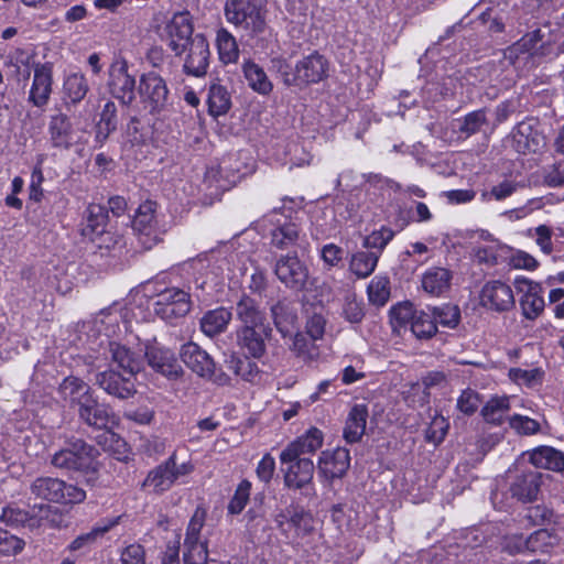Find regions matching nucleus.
Here are the masks:
<instances>
[{
  "instance_id": "obj_1",
  "label": "nucleus",
  "mask_w": 564,
  "mask_h": 564,
  "mask_svg": "<svg viewBox=\"0 0 564 564\" xmlns=\"http://www.w3.org/2000/svg\"><path fill=\"white\" fill-rule=\"evenodd\" d=\"M555 36L550 25H543L525 33L520 40L507 47L503 57L518 72H528L538 66L550 54Z\"/></svg>"
},
{
  "instance_id": "obj_2",
  "label": "nucleus",
  "mask_w": 564,
  "mask_h": 564,
  "mask_svg": "<svg viewBox=\"0 0 564 564\" xmlns=\"http://www.w3.org/2000/svg\"><path fill=\"white\" fill-rule=\"evenodd\" d=\"M99 449L82 438H69L63 448L56 452L51 464L67 471H78L86 477V482L94 486L98 479Z\"/></svg>"
},
{
  "instance_id": "obj_3",
  "label": "nucleus",
  "mask_w": 564,
  "mask_h": 564,
  "mask_svg": "<svg viewBox=\"0 0 564 564\" xmlns=\"http://www.w3.org/2000/svg\"><path fill=\"white\" fill-rule=\"evenodd\" d=\"M28 499L29 501L40 499L53 503L75 505L86 499V491L59 478L42 476L31 482Z\"/></svg>"
},
{
  "instance_id": "obj_4",
  "label": "nucleus",
  "mask_w": 564,
  "mask_h": 564,
  "mask_svg": "<svg viewBox=\"0 0 564 564\" xmlns=\"http://www.w3.org/2000/svg\"><path fill=\"white\" fill-rule=\"evenodd\" d=\"M292 208H273L263 216L262 224L269 227L271 245L278 249H289L297 243L300 227L292 218Z\"/></svg>"
},
{
  "instance_id": "obj_5",
  "label": "nucleus",
  "mask_w": 564,
  "mask_h": 564,
  "mask_svg": "<svg viewBox=\"0 0 564 564\" xmlns=\"http://www.w3.org/2000/svg\"><path fill=\"white\" fill-rule=\"evenodd\" d=\"M138 90L144 110L153 116L167 112L173 105L166 80L155 72L141 76Z\"/></svg>"
},
{
  "instance_id": "obj_6",
  "label": "nucleus",
  "mask_w": 564,
  "mask_h": 564,
  "mask_svg": "<svg viewBox=\"0 0 564 564\" xmlns=\"http://www.w3.org/2000/svg\"><path fill=\"white\" fill-rule=\"evenodd\" d=\"M267 10L246 0H226V20L235 26L248 32L251 35H259L267 30Z\"/></svg>"
},
{
  "instance_id": "obj_7",
  "label": "nucleus",
  "mask_w": 564,
  "mask_h": 564,
  "mask_svg": "<svg viewBox=\"0 0 564 564\" xmlns=\"http://www.w3.org/2000/svg\"><path fill=\"white\" fill-rule=\"evenodd\" d=\"M193 471V465L189 463L176 464V454L173 453L167 459L151 469L142 482L143 489H149L154 494H163L170 490L175 481Z\"/></svg>"
},
{
  "instance_id": "obj_8",
  "label": "nucleus",
  "mask_w": 564,
  "mask_h": 564,
  "mask_svg": "<svg viewBox=\"0 0 564 564\" xmlns=\"http://www.w3.org/2000/svg\"><path fill=\"white\" fill-rule=\"evenodd\" d=\"M206 519V512L197 508L192 516L185 532L183 562L184 564H207V541L200 540V532Z\"/></svg>"
},
{
  "instance_id": "obj_9",
  "label": "nucleus",
  "mask_w": 564,
  "mask_h": 564,
  "mask_svg": "<svg viewBox=\"0 0 564 564\" xmlns=\"http://www.w3.org/2000/svg\"><path fill=\"white\" fill-rule=\"evenodd\" d=\"M153 311L162 319L172 323L184 317L191 310V297L187 292L177 288L159 290L153 297Z\"/></svg>"
},
{
  "instance_id": "obj_10",
  "label": "nucleus",
  "mask_w": 564,
  "mask_h": 564,
  "mask_svg": "<svg viewBox=\"0 0 564 564\" xmlns=\"http://www.w3.org/2000/svg\"><path fill=\"white\" fill-rule=\"evenodd\" d=\"M47 140L51 148L68 151L80 141V135L72 118L59 108L50 116L47 123Z\"/></svg>"
},
{
  "instance_id": "obj_11",
  "label": "nucleus",
  "mask_w": 564,
  "mask_h": 564,
  "mask_svg": "<svg viewBox=\"0 0 564 564\" xmlns=\"http://www.w3.org/2000/svg\"><path fill=\"white\" fill-rule=\"evenodd\" d=\"M274 273L288 289L302 291L306 289L310 270L296 252L280 256L274 264Z\"/></svg>"
},
{
  "instance_id": "obj_12",
  "label": "nucleus",
  "mask_w": 564,
  "mask_h": 564,
  "mask_svg": "<svg viewBox=\"0 0 564 564\" xmlns=\"http://www.w3.org/2000/svg\"><path fill=\"white\" fill-rule=\"evenodd\" d=\"M236 345L241 352L248 357L260 360L267 354V343L272 336L271 325L269 326H238L236 332Z\"/></svg>"
},
{
  "instance_id": "obj_13",
  "label": "nucleus",
  "mask_w": 564,
  "mask_h": 564,
  "mask_svg": "<svg viewBox=\"0 0 564 564\" xmlns=\"http://www.w3.org/2000/svg\"><path fill=\"white\" fill-rule=\"evenodd\" d=\"M329 62L317 51L303 56L295 63L294 87H307L328 77Z\"/></svg>"
},
{
  "instance_id": "obj_14",
  "label": "nucleus",
  "mask_w": 564,
  "mask_h": 564,
  "mask_svg": "<svg viewBox=\"0 0 564 564\" xmlns=\"http://www.w3.org/2000/svg\"><path fill=\"white\" fill-rule=\"evenodd\" d=\"M135 376L127 371L107 369L96 373L95 384L112 398L128 400L137 393Z\"/></svg>"
},
{
  "instance_id": "obj_15",
  "label": "nucleus",
  "mask_w": 564,
  "mask_h": 564,
  "mask_svg": "<svg viewBox=\"0 0 564 564\" xmlns=\"http://www.w3.org/2000/svg\"><path fill=\"white\" fill-rule=\"evenodd\" d=\"M155 203L147 200L139 206L132 219V229L144 249H151L161 240L155 217Z\"/></svg>"
},
{
  "instance_id": "obj_16",
  "label": "nucleus",
  "mask_w": 564,
  "mask_h": 564,
  "mask_svg": "<svg viewBox=\"0 0 564 564\" xmlns=\"http://www.w3.org/2000/svg\"><path fill=\"white\" fill-rule=\"evenodd\" d=\"M516 288L522 293L519 304L524 318L534 321L544 311V289L543 286L527 278H516Z\"/></svg>"
},
{
  "instance_id": "obj_17",
  "label": "nucleus",
  "mask_w": 564,
  "mask_h": 564,
  "mask_svg": "<svg viewBox=\"0 0 564 564\" xmlns=\"http://www.w3.org/2000/svg\"><path fill=\"white\" fill-rule=\"evenodd\" d=\"M167 35V46L176 56H181L186 52L187 46L192 44L193 24L188 12L175 13L172 20L165 26Z\"/></svg>"
},
{
  "instance_id": "obj_18",
  "label": "nucleus",
  "mask_w": 564,
  "mask_h": 564,
  "mask_svg": "<svg viewBox=\"0 0 564 564\" xmlns=\"http://www.w3.org/2000/svg\"><path fill=\"white\" fill-rule=\"evenodd\" d=\"M482 307L492 312H507L514 306V296L510 285L499 280L488 281L479 294Z\"/></svg>"
},
{
  "instance_id": "obj_19",
  "label": "nucleus",
  "mask_w": 564,
  "mask_h": 564,
  "mask_svg": "<svg viewBox=\"0 0 564 564\" xmlns=\"http://www.w3.org/2000/svg\"><path fill=\"white\" fill-rule=\"evenodd\" d=\"M78 421L94 430H107L113 423L115 414L106 403L98 401L95 394H91L77 409Z\"/></svg>"
},
{
  "instance_id": "obj_20",
  "label": "nucleus",
  "mask_w": 564,
  "mask_h": 564,
  "mask_svg": "<svg viewBox=\"0 0 564 564\" xmlns=\"http://www.w3.org/2000/svg\"><path fill=\"white\" fill-rule=\"evenodd\" d=\"M109 91L122 105L130 106L135 98V78L128 73L126 62L116 63L109 69Z\"/></svg>"
},
{
  "instance_id": "obj_21",
  "label": "nucleus",
  "mask_w": 564,
  "mask_h": 564,
  "mask_svg": "<svg viewBox=\"0 0 564 564\" xmlns=\"http://www.w3.org/2000/svg\"><path fill=\"white\" fill-rule=\"evenodd\" d=\"M186 51L188 53L183 64V72L188 76H205L210 58L209 44L206 37L200 33L195 34Z\"/></svg>"
},
{
  "instance_id": "obj_22",
  "label": "nucleus",
  "mask_w": 564,
  "mask_h": 564,
  "mask_svg": "<svg viewBox=\"0 0 564 564\" xmlns=\"http://www.w3.org/2000/svg\"><path fill=\"white\" fill-rule=\"evenodd\" d=\"M144 357L154 371L169 379H176L183 373L182 366L175 354L169 348L159 346L148 347L143 355Z\"/></svg>"
},
{
  "instance_id": "obj_23",
  "label": "nucleus",
  "mask_w": 564,
  "mask_h": 564,
  "mask_svg": "<svg viewBox=\"0 0 564 564\" xmlns=\"http://www.w3.org/2000/svg\"><path fill=\"white\" fill-rule=\"evenodd\" d=\"M182 361L196 375L210 379L215 375L214 359L197 344L188 341L180 350Z\"/></svg>"
},
{
  "instance_id": "obj_24",
  "label": "nucleus",
  "mask_w": 564,
  "mask_h": 564,
  "mask_svg": "<svg viewBox=\"0 0 564 564\" xmlns=\"http://www.w3.org/2000/svg\"><path fill=\"white\" fill-rule=\"evenodd\" d=\"M542 474L534 469L518 471L510 482L509 491L519 501H532L538 497Z\"/></svg>"
},
{
  "instance_id": "obj_25",
  "label": "nucleus",
  "mask_w": 564,
  "mask_h": 564,
  "mask_svg": "<svg viewBox=\"0 0 564 564\" xmlns=\"http://www.w3.org/2000/svg\"><path fill=\"white\" fill-rule=\"evenodd\" d=\"M33 70L29 100L36 107H43L47 104L52 93L53 66L51 63H36Z\"/></svg>"
},
{
  "instance_id": "obj_26",
  "label": "nucleus",
  "mask_w": 564,
  "mask_h": 564,
  "mask_svg": "<svg viewBox=\"0 0 564 564\" xmlns=\"http://www.w3.org/2000/svg\"><path fill=\"white\" fill-rule=\"evenodd\" d=\"M281 464L286 466L283 471L288 488L302 489L312 481L315 469L312 459L297 456L292 460H281Z\"/></svg>"
},
{
  "instance_id": "obj_27",
  "label": "nucleus",
  "mask_w": 564,
  "mask_h": 564,
  "mask_svg": "<svg viewBox=\"0 0 564 564\" xmlns=\"http://www.w3.org/2000/svg\"><path fill=\"white\" fill-rule=\"evenodd\" d=\"M234 155L224 158L219 165L207 167L204 175V183L217 191H228L240 178L238 167H234L231 161Z\"/></svg>"
},
{
  "instance_id": "obj_28",
  "label": "nucleus",
  "mask_w": 564,
  "mask_h": 564,
  "mask_svg": "<svg viewBox=\"0 0 564 564\" xmlns=\"http://www.w3.org/2000/svg\"><path fill=\"white\" fill-rule=\"evenodd\" d=\"M543 145V137L530 122L522 121L513 128L511 132V147L518 153H536Z\"/></svg>"
},
{
  "instance_id": "obj_29",
  "label": "nucleus",
  "mask_w": 564,
  "mask_h": 564,
  "mask_svg": "<svg viewBox=\"0 0 564 564\" xmlns=\"http://www.w3.org/2000/svg\"><path fill=\"white\" fill-rule=\"evenodd\" d=\"M323 445V433L317 427H311L304 435L290 443L280 454V460H292L314 454Z\"/></svg>"
},
{
  "instance_id": "obj_30",
  "label": "nucleus",
  "mask_w": 564,
  "mask_h": 564,
  "mask_svg": "<svg viewBox=\"0 0 564 564\" xmlns=\"http://www.w3.org/2000/svg\"><path fill=\"white\" fill-rule=\"evenodd\" d=\"M350 466V454L345 447L324 451L318 460V470L327 479L343 477Z\"/></svg>"
},
{
  "instance_id": "obj_31",
  "label": "nucleus",
  "mask_w": 564,
  "mask_h": 564,
  "mask_svg": "<svg viewBox=\"0 0 564 564\" xmlns=\"http://www.w3.org/2000/svg\"><path fill=\"white\" fill-rule=\"evenodd\" d=\"M57 393L70 409L76 410L94 394V391L83 379L75 376H67L59 383Z\"/></svg>"
},
{
  "instance_id": "obj_32",
  "label": "nucleus",
  "mask_w": 564,
  "mask_h": 564,
  "mask_svg": "<svg viewBox=\"0 0 564 564\" xmlns=\"http://www.w3.org/2000/svg\"><path fill=\"white\" fill-rule=\"evenodd\" d=\"M120 517L102 519L97 522L90 531L82 533L76 536L68 545V550L72 552L86 553L112 528L119 523Z\"/></svg>"
},
{
  "instance_id": "obj_33",
  "label": "nucleus",
  "mask_w": 564,
  "mask_h": 564,
  "mask_svg": "<svg viewBox=\"0 0 564 564\" xmlns=\"http://www.w3.org/2000/svg\"><path fill=\"white\" fill-rule=\"evenodd\" d=\"M236 318L240 323L239 326H269L265 312L260 308L259 303L248 296L242 295L235 306Z\"/></svg>"
},
{
  "instance_id": "obj_34",
  "label": "nucleus",
  "mask_w": 564,
  "mask_h": 564,
  "mask_svg": "<svg viewBox=\"0 0 564 564\" xmlns=\"http://www.w3.org/2000/svg\"><path fill=\"white\" fill-rule=\"evenodd\" d=\"M241 72L249 88L261 95L269 96L273 91V83L267 75L264 68L251 58H245L241 64Z\"/></svg>"
},
{
  "instance_id": "obj_35",
  "label": "nucleus",
  "mask_w": 564,
  "mask_h": 564,
  "mask_svg": "<svg viewBox=\"0 0 564 564\" xmlns=\"http://www.w3.org/2000/svg\"><path fill=\"white\" fill-rule=\"evenodd\" d=\"M108 351L111 360L118 365L122 372L127 371L137 375L143 365L141 351H134L115 340L108 341Z\"/></svg>"
},
{
  "instance_id": "obj_36",
  "label": "nucleus",
  "mask_w": 564,
  "mask_h": 564,
  "mask_svg": "<svg viewBox=\"0 0 564 564\" xmlns=\"http://www.w3.org/2000/svg\"><path fill=\"white\" fill-rule=\"evenodd\" d=\"M61 521V513L57 508L50 503H33L29 501L28 509V524L26 528L40 529V528H54L58 525Z\"/></svg>"
},
{
  "instance_id": "obj_37",
  "label": "nucleus",
  "mask_w": 564,
  "mask_h": 564,
  "mask_svg": "<svg viewBox=\"0 0 564 564\" xmlns=\"http://www.w3.org/2000/svg\"><path fill=\"white\" fill-rule=\"evenodd\" d=\"M89 91V85L82 73H72L64 78L62 101L67 110L78 105Z\"/></svg>"
},
{
  "instance_id": "obj_38",
  "label": "nucleus",
  "mask_w": 564,
  "mask_h": 564,
  "mask_svg": "<svg viewBox=\"0 0 564 564\" xmlns=\"http://www.w3.org/2000/svg\"><path fill=\"white\" fill-rule=\"evenodd\" d=\"M85 225L83 227V235L89 237L91 240L97 236H109L106 230L108 224V209L98 204H90L85 210Z\"/></svg>"
},
{
  "instance_id": "obj_39",
  "label": "nucleus",
  "mask_w": 564,
  "mask_h": 564,
  "mask_svg": "<svg viewBox=\"0 0 564 564\" xmlns=\"http://www.w3.org/2000/svg\"><path fill=\"white\" fill-rule=\"evenodd\" d=\"M473 256L478 263L495 267L507 262L510 257V247L492 240L488 245L474 247Z\"/></svg>"
},
{
  "instance_id": "obj_40",
  "label": "nucleus",
  "mask_w": 564,
  "mask_h": 564,
  "mask_svg": "<svg viewBox=\"0 0 564 564\" xmlns=\"http://www.w3.org/2000/svg\"><path fill=\"white\" fill-rule=\"evenodd\" d=\"M529 460L536 468L564 470V453L551 446H539L532 449L529 452Z\"/></svg>"
},
{
  "instance_id": "obj_41",
  "label": "nucleus",
  "mask_w": 564,
  "mask_h": 564,
  "mask_svg": "<svg viewBox=\"0 0 564 564\" xmlns=\"http://www.w3.org/2000/svg\"><path fill=\"white\" fill-rule=\"evenodd\" d=\"M231 318L232 313L229 308L221 306L209 310L200 318V329L208 337L217 336L227 329Z\"/></svg>"
},
{
  "instance_id": "obj_42",
  "label": "nucleus",
  "mask_w": 564,
  "mask_h": 564,
  "mask_svg": "<svg viewBox=\"0 0 564 564\" xmlns=\"http://www.w3.org/2000/svg\"><path fill=\"white\" fill-rule=\"evenodd\" d=\"M452 278V272L445 268H430L422 275V289L432 295L440 296L451 288Z\"/></svg>"
},
{
  "instance_id": "obj_43",
  "label": "nucleus",
  "mask_w": 564,
  "mask_h": 564,
  "mask_svg": "<svg viewBox=\"0 0 564 564\" xmlns=\"http://www.w3.org/2000/svg\"><path fill=\"white\" fill-rule=\"evenodd\" d=\"M367 417V405L355 404L350 409L344 429V438L348 443H357L360 441L366 431Z\"/></svg>"
},
{
  "instance_id": "obj_44",
  "label": "nucleus",
  "mask_w": 564,
  "mask_h": 564,
  "mask_svg": "<svg viewBox=\"0 0 564 564\" xmlns=\"http://www.w3.org/2000/svg\"><path fill=\"white\" fill-rule=\"evenodd\" d=\"M121 313L116 306L102 308L93 321L94 329L107 338V343L111 337L120 332Z\"/></svg>"
},
{
  "instance_id": "obj_45",
  "label": "nucleus",
  "mask_w": 564,
  "mask_h": 564,
  "mask_svg": "<svg viewBox=\"0 0 564 564\" xmlns=\"http://www.w3.org/2000/svg\"><path fill=\"white\" fill-rule=\"evenodd\" d=\"M510 399L508 397H492L481 409L484 421L494 426H500L508 421Z\"/></svg>"
},
{
  "instance_id": "obj_46",
  "label": "nucleus",
  "mask_w": 564,
  "mask_h": 564,
  "mask_svg": "<svg viewBox=\"0 0 564 564\" xmlns=\"http://www.w3.org/2000/svg\"><path fill=\"white\" fill-rule=\"evenodd\" d=\"M271 315L275 328L283 338L291 336L297 316L290 303L285 301H279L271 306Z\"/></svg>"
},
{
  "instance_id": "obj_47",
  "label": "nucleus",
  "mask_w": 564,
  "mask_h": 564,
  "mask_svg": "<svg viewBox=\"0 0 564 564\" xmlns=\"http://www.w3.org/2000/svg\"><path fill=\"white\" fill-rule=\"evenodd\" d=\"M117 107L113 101H107L100 112V119L96 124L95 142L102 147L109 135L117 129Z\"/></svg>"
},
{
  "instance_id": "obj_48",
  "label": "nucleus",
  "mask_w": 564,
  "mask_h": 564,
  "mask_svg": "<svg viewBox=\"0 0 564 564\" xmlns=\"http://www.w3.org/2000/svg\"><path fill=\"white\" fill-rule=\"evenodd\" d=\"M487 123V111L485 108L474 110L462 118L455 119V128L464 139L478 133Z\"/></svg>"
},
{
  "instance_id": "obj_49",
  "label": "nucleus",
  "mask_w": 564,
  "mask_h": 564,
  "mask_svg": "<svg viewBox=\"0 0 564 564\" xmlns=\"http://www.w3.org/2000/svg\"><path fill=\"white\" fill-rule=\"evenodd\" d=\"M216 46L219 59L225 65L237 63L239 47L236 37L226 29H220L216 34Z\"/></svg>"
},
{
  "instance_id": "obj_50",
  "label": "nucleus",
  "mask_w": 564,
  "mask_h": 564,
  "mask_svg": "<svg viewBox=\"0 0 564 564\" xmlns=\"http://www.w3.org/2000/svg\"><path fill=\"white\" fill-rule=\"evenodd\" d=\"M316 339H312L304 333L297 332L293 336L291 350L304 364H311L318 359L319 347L316 345Z\"/></svg>"
},
{
  "instance_id": "obj_51",
  "label": "nucleus",
  "mask_w": 564,
  "mask_h": 564,
  "mask_svg": "<svg viewBox=\"0 0 564 564\" xmlns=\"http://www.w3.org/2000/svg\"><path fill=\"white\" fill-rule=\"evenodd\" d=\"M379 252L358 251L351 256L350 271L359 279H366L376 270Z\"/></svg>"
},
{
  "instance_id": "obj_52",
  "label": "nucleus",
  "mask_w": 564,
  "mask_h": 564,
  "mask_svg": "<svg viewBox=\"0 0 564 564\" xmlns=\"http://www.w3.org/2000/svg\"><path fill=\"white\" fill-rule=\"evenodd\" d=\"M208 111L213 117L226 115L231 107V98L226 87L213 84L208 91Z\"/></svg>"
},
{
  "instance_id": "obj_53",
  "label": "nucleus",
  "mask_w": 564,
  "mask_h": 564,
  "mask_svg": "<svg viewBox=\"0 0 564 564\" xmlns=\"http://www.w3.org/2000/svg\"><path fill=\"white\" fill-rule=\"evenodd\" d=\"M251 359L253 358L246 355H231L227 361L228 369L239 376L242 380L253 382L259 377L260 370L258 365Z\"/></svg>"
},
{
  "instance_id": "obj_54",
  "label": "nucleus",
  "mask_w": 564,
  "mask_h": 564,
  "mask_svg": "<svg viewBox=\"0 0 564 564\" xmlns=\"http://www.w3.org/2000/svg\"><path fill=\"white\" fill-rule=\"evenodd\" d=\"M369 302L383 306L390 297V280L384 275H376L367 288Z\"/></svg>"
},
{
  "instance_id": "obj_55",
  "label": "nucleus",
  "mask_w": 564,
  "mask_h": 564,
  "mask_svg": "<svg viewBox=\"0 0 564 564\" xmlns=\"http://www.w3.org/2000/svg\"><path fill=\"white\" fill-rule=\"evenodd\" d=\"M411 330L420 339L431 338L437 330L433 315L424 311H416L411 323Z\"/></svg>"
},
{
  "instance_id": "obj_56",
  "label": "nucleus",
  "mask_w": 564,
  "mask_h": 564,
  "mask_svg": "<svg viewBox=\"0 0 564 564\" xmlns=\"http://www.w3.org/2000/svg\"><path fill=\"white\" fill-rule=\"evenodd\" d=\"M524 185L513 178H503L498 184L494 185L490 191L482 193V198L485 200H505L506 198L510 197L512 194H514L519 188L523 187Z\"/></svg>"
},
{
  "instance_id": "obj_57",
  "label": "nucleus",
  "mask_w": 564,
  "mask_h": 564,
  "mask_svg": "<svg viewBox=\"0 0 564 564\" xmlns=\"http://www.w3.org/2000/svg\"><path fill=\"white\" fill-rule=\"evenodd\" d=\"M508 424L517 435L531 436L540 433L541 424L527 415L513 414L508 417Z\"/></svg>"
},
{
  "instance_id": "obj_58",
  "label": "nucleus",
  "mask_w": 564,
  "mask_h": 564,
  "mask_svg": "<svg viewBox=\"0 0 564 564\" xmlns=\"http://www.w3.org/2000/svg\"><path fill=\"white\" fill-rule=\"evenodd\" d=\"M394 235L395 234L391 228L382 226L380 229L368 235L364 239L362 246L367 249H371V252H379L380 256L382 250L393 239Z\"/></svg>"
},
{
  "instance_id": "obj_59",
  "label": "nucleus",
  "mask_w": 564,
  "mask_h": 564,
  "mask_svg": "<svg viewBox=\"0 0 564 564\" xmlns=\"http://www.w3.org/2000/svg\"><path fill=\"white\" fill-rule=\"evenodd\" d=\"M415 313L411 303H398L389 311L390 323L394 329L402 328L412 323Z\"/></svg>"
},
{
  "instance_id": "obj_60",
  "label": "nucleus",
  "mask_w": 564,
  "mask_h": 564,
  "mask_svg": "<svg viewBox=\"0 0 564 564\" xmlns=\"http://www.w3.org/2000/svg\"><path fill=\"white\" fill-rule=\"evenodd\" d=\"M432 315L436 325L440 324L448 328H455L460 321V311L458 306L452 304L434 307Z\"/></svg>"
},
{
  "instance_id": "obj_61",
  "label": "nucleus",
  "mask_w": 564,
  "mask_h": 564,
  "mask_svg": "<svg viewBox=\"0 0 564 564\" xmlns=\"http://www.w3.org/2000/svg\"><path fill=\"white\" fill-rule=\"evenodd\" d=\"M289 518H291L290 527L295 529L297 535H307L314 529L313 516L303 507L294 506V510L292 511V514Z\"/></svg>"
},
{
  "instance_id": "obj_62",
  "label": "nucleus",
  "mask_w": 564,
  "mask_h": 564,
  "mask_svg": "<svg viewBox=\"0 0 564 564\" xmlns=\"http://www.w3.org/2000/svg\"><path fill=\"white\" fill-rule=\"evenodd\" d=\"M251 482L247 479L239 482L230 499L227 510L230 514H239L247 506L250 498Z\"/></svg>"
},
{
  "instance_id": "obj_63",
  "label": "nucleus",
  "mask_w": 564,
  "mask_h": 564,
  "mask_svg": "<svg viewBox=\"0 0 564 564\" xmlns=\"http://www.w3.org/2000/svg\"><path fill=\"white\" fill-rule=\"evenodd\" d=\"M481 402V395L476 390L467 388L458 397L456 408L463 414L470 416L477 412Z\"/></svg>"
},
{
  "instance_id": "obj_64",
  "label": "nucleus",
  "mask_w": 564,
  "mask_h": 564,
  "mask_svg": "<svg viewBox=\"0 0 564 564\" xmlns=\"http://www.w3.org/2000/svg\"><path fill=\"white\" fill-rule=\"evenodd\" d=\"M270 69L281 77L285 86H294L295 66L292 68L288 58L282 55L271 57Z\"/></svg>"
}]
</instances>
